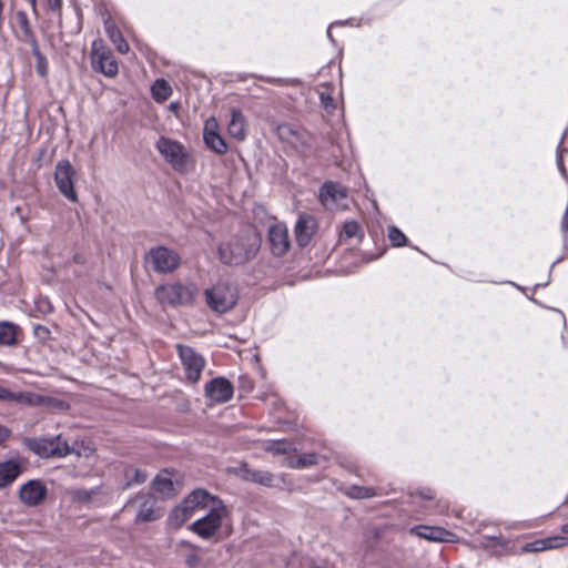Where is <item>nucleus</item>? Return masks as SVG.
I'll return each instance as SVG.
<instances>
[{"mask_svg": "<svg viewBox=\"0 0 568 568\" xmlns=\"http://www.w3.org/2000/svg\"><path fill=\"white\" fill-rule=\"evenodd\" d=\"M152 489L162 495H169L173 490V483L170 478L156 476L152 481Z\"/></svg>", "mask_w": 568, "mask_h": 568, "instance_id": "473e14b6", "label": "nucleus"}, {"mask_svg": "<svg viewBox=\"0 0 568 568\" xmlns=\"http://www.w3.org/2000/svg\"><path fill=\"white\" fill-rule=\"evenodd\" d=\"M240 475L241 478L246 481L255 483L265 487L274 486V476L266 470L251 469L247 466H243L240 469Z\"/></svg>", "mask_w": 568, "mask_h": 568, "instance_id": "5701e85b", "label": "nucleus"}, {"mask_svg": "<svg viewBox=\"0 0 568 568\" xmlns=\"http://www.w3.org/2000/svg\"><path fill=\"white\" fill-rule=\"evenodd\" d=\"M568 544V538L564 536H552L542 539H537L525 544L521 547V552H539L550 549H557Z\"/></svg>", "mask_w": 568, "mask_h": 568, "instance_id": "6ab92c4d", "label": "nucleus"}, {"mask_svg": "<svg viewBox=\"0 0 568 568\" xmlns=\"http://www.w3.org/2000/svg\"><path fill=\"white\" fill-rule=\"evenodd\" d=\"M243 387H245L247 390H251L253 388L252 383L250 381L245 383V385L243 384Z\"/></svg>", "mask_w": 568, "mask_h": 568, "instance_id": "603ef678", "label": "nucleus"}, {"mask_svg": "<svg viewBox=\"0 0 568 568\" xmlns=\"http://www.w3.org/2000/svg\"><path fill=\"white\" fill-rule=\"evenodd\" d=\"M205 396L214 403H226L233 397L234 388L225 377H215L204 387Z\"/></svg>", "mask_w": 568, "mask_h": 568, "instance_id": "4468645a", "label": "nucleus"}, {"mask_svg": "<svg viewBox=\"0 0 568 568\" xmlns=\"http://www.w3.org/2000/svg\"><path fill=\"white\" fill-rule=\"evenodd\" d=\"M16 20L18 30L16 31V38L20 42L28 43L30 47L38 44V40L30 24L29 18L24 11H18L16 13Z\"/></svg>", "mask_w": 568, "mask_h": 568, "instance_id": "4be33fe9", "label": "nucleus"}, {"mask_svg": "<svg viewBox=\"0 0 568 568\" xmlns=\"http://www.w3.org/2000/svg\"><path fill=\"white\" fill-rule=\"evenodd\" d=\"M18 326L10 322L0 323V345H14L17 343Z\"/></svg>", "mask_w": 568, "mask_h": 568, "instance_id": "bb28decb", "label": "nucleus"}, {"mask_svg": "<svg viewBox=\"0 0 568 568\" xmlns=\"http://www.w3.org/2000/svg\"><path fill=\"white\" fill-rule=\"evenodd\" d=\"M203 140L206 146L217 154L227 152V145L224 139L217 132V122L214 118L207 120L203 130Z\"/></svg>", "mask_w": 568, "mask_h": 568, "instance_id": "f3484780", "label": "nucleus"}, {"mask_svg": "<svg viewBox=\"0 0 568 568\" xmlns=\"http://www.w3.org/2000/svg\"><path fill=\"white\" fill-rule=\"evenodd\" d=\"M20 501L28 507L39 506L48 496V487L40 479H30L18 491Z\"/></svg>", "mask_w": 568, "mask_h": 568, "instance_id": "f8f14e48", "label": "nucleus"}, {"mask_svg": "<svg viewBox=\"0 0 568 568\" xmlns=\"http://www.w3.org/2000/svg\"><path fill=\"white\" fill-rule=\"evenodd\" d=\"M361 235V226L356 221H346L343 226L341 236L345 239H353Z\"/></svg>", "mask_w": 568, "mask_h": 568, "instance_id": "c9c22d12", "label": "nucleus"}, {"mask_svg": "<svg viewBox=\"0 0 568 568\" xmlns=\"http://www.w3.org/2000/svg\"><path fill=\"white\" fill-rule=\"evenodd\" d=\"M209 307L216 313H226L232 310L239 298L235 286L220 282L204 292Z\"/></svg>", "mask_w": 568, "mask_h": 568, "instance_id": "20e7f679", "label": "nucleus"}, {"mask_svg": "<svg viewBox=\"0 0 568 568\" xmlns=\"http://www.w3.org/2000/svg\"><path fill=\"white\" fill-rule=\"evenodd\" d=\"M105 33L108 34L109 39L112 41V43L115 45L116 50L120 53H126L129 51V44L122 37L121 31L118 29L114 22L106 20L104 23Z\"/></svg>", "mask_w": 568, "mask_h": 568, "instance_id": "393cba45", "label": "nucleus"}, {"mask_svg": "<svg viewBox=\"0 0 568 568\" xmlns=\"http://www.w3.org/2000/svg\"><path fill=\"white\" fill-rule=\"evenodd\" d=\"M320 98H321V103H322V105H323L326 110H328V109H333V108H334V103H333V102H334V100H333V98L331 97V94H327V93L322 92V93L320 94Z\"/></svg>", "mask_w": 568, "mask_h": 568, "instance_id": "a19ab883", "label": "nucleus"}, {"mask_svg": "<svg viewBox=\"0 0 568 568\" xmlns=\"http://www.w3.org/2000/svg\"><path fill=\"white\" fill-rule=\"evenodd\" d=\"M292 449V444L288 442H276L272 445L271 450L277 454H286Z\"/></svg>", "mask_w": 568, "mask_h": 568, "instance_id": "58836bf2", "label": "nucleus"}, {"mask_svg": "<svg viewBox=\"0 0 568 568\" xmlns=\"http://www.w3.org/2000/svg\"><path fill=\"white\" fill-rule=\"evenodd\" d=\"M561 531H562L564 534H568V523H566V524H564V525L561 526Z\"/></svg>", "mask_w": 568, "mask_h": 568, "instance_id": "3c124183", "label": "nucleus"}, {"mask_svg": "<svg viewBox=\"0 0 568 568\" xmlns=\"http://www.w3.org/2000/svg\"><path fill=\"white\" fill-rule=\"evenodd\" d=\"M316 230L317 222L314 216L310 214L300 215L294 227L297 244L301 247H305L306 245H308Z\"/></svg>", "mask_w": 568, "mask_h": 568, "instance_id": "dca6fc26", "label": "nucleus"}, {"mask_svg": "<svg viewBox=\"0 0 568 568\" xmlns=\"http://www.w3.org/2000/svg\"><path fill=\"white\" fill-rule=\"evenodd\" d=\"M447 509V505L439 506L438 513H444Z\"/></svg>", "mask_w": 568, "mask_h": 568, "instance_id": "864d4df0", "label": "nucleus"}, {"mask_svg": "<svg viewBox=\"0 0 568 568\" xmlns=\"http://www.w3.org/2000/svg\"><path fill=\"white\" fill-rule=\"evenodd\" d=\"M481 545L484 547H491V546H505L506 541L501 536H483L481 537Z\"/></svg>", "mask_w": 568, "mask_h": 568, "instance_id": "e433bc0d", "label": "nucleus"}, {"mask_svg": "<svg viewBox=\"0 0 568 568\" xmlns=\"http://www.w3.org/2000/svg\"><path fill=\"white\" fill-rule=\"evenodd\" d=\"M29 448L40 457H65L71 453L69 444L61 436L29 440Z\"/></svg>", "mask_w": 568, "mask_h": 568, "instance_id": "6e6552de", "label": "nucleus"}, {"mask_svg": "<svg viewBox=\"0 0 568 568\" xmlns=\"http://www.w3.org/2000/svg\"><path fill=\"white\" fill-rule=\"evenodd\" d=\"M217 497L209 494L204 489H195L191 494H189L184 500L180 504L182 505L191 515L194 514L196 509H206L213 500H216Z\"/></svg>", "mask_w": 568, "mask_h": 568, "instance_id": "a211bd4d", "label": "nucleus"}, {"mask_svg": "<svg viewBox=\"0 0 568 568\" xmlns=\"http://www.w3.org/2000/svg\"><path fill=\"white\" fill-rule=\"evenodd\" d=\"M320 455L315 453H306L300 455L296 459L290 462V466L293 468H305L318 464Z\"/></svg>", "mask_w": 568, "mask_h": 568, "instance_id": "c756f323", "label": "nucleus"}, {"mask_svg": "<svg viewBox=\"0 0 568 568\" xmlns=\"http://www.w3.org/2000/svg\"><path fill=\"white\" fill-rule=\"evenodd\" d=\"M91 65L95 72H100L108 78H114L119 71L118 62L111 50L100 39L92 42Z\"/></svg>", "mask_w": 568, "mask_h": 568, "instance_id": "0eeeda50", "label": "nucleus"}, {"mask_svg": "<svg viewBox=\"0 0 568 568\" xmlns=\"http://www.w3.org/2000/svg\"><path fill=\"white\" fill-rule=\"evenodd\" d=\"M176 347L186 378L192 383H197L205 366V359L190 346L178 345Z\"/></svg>", "mask_w": 568, "mask_h": 568, "instance_id": "9d476101", "label": "nucleus"}, {"mask_svg": "<svg viewBox=\"0 0 568 568\" xmlns=\"http://www.w3.org/2000/svg\"><path fill=\"white\" fill-rule=\"evenodd\" d=\"M199 295V287L193 282H172L156 287L154 296L163 306L191 305Z\"/></svg>", "mask_w": 568, "mask_h": 568, "instance_id": "f03ea898", "label": "nucleus"}, {"mask_svg": "<svg viewBox=\"0 0 568 568\" xmlns=\"http://www.w3.org/2000/svg\"><path fill=\"white\" fill-rule=\"evenodd\" d=\"M241 382L244 384V383L248 382V378L247 377H241Z\"/></svg>", "mask_w": 568, "mask_h": 568, "instance_id": "6e6d98bb", "label": "nucleus"}, {"mask_svg": "<svg viewBox=\"0 0 568 568\" xmlns=\"http://www.w3.org/2000/svg\"><path fill=\"white\" fill-rule=\"evenodd\" d=\"M410 534L419 538L435 542H456L458 537L456 534L437 526L417 525L410 528Z\"/></svg>", "mask_w": 568, "mask_h": 568, "instance_id": "2eb2a0df", "label": "nucleus"}, {"mask_svg": "<svg viewBox=\"0 0 568 568\" xmlns=\"http://www.w3.org/2000/svg\"><path fill=\"white\" fill-rule=\"evenodd\" d=\"M206 514L190 525V530L203 539L212 538L221 528L223 518L226 516V508L217 498L206 509Z\"/></svg>", "mask_w": 568, "mask_h": 568, "instance_id": "7ed1b4c3", "label": "nucleus"}, {"mask_svg": "<svg viewBox=\"0 0 568 568\" xmlns=\"http://www.w3.org/2000/svg\"><path fill=\"white\" fill-rule=\"evenodd\" d=\"M156 150L164 160L172 165L175 171L185 172L187 169L189 153L180 142L161 136L156 144Z\"/></svg>", "mask_w": 568, "mask_h": 568, "instance_id": "423d86ee", "label": "nucleus"}, {"mask_svg": "<svg viewBox=\"0 0 568 568\" xmlns=\"http://www.w3.org/2000/svg\"><path fill=\"white\" fill-rule=\"evenodd\" d=\"M26 1L30 3L33 13L37 14V0H26Z\"/></svg>", "mask_w": 568, "mask_h": 568, "instance_id": "09e8293b", "label": "nucleus"}, {"mask_svg": "<svg viewBox=\"0 0 568 568\" xmlns=\"http://www.w3.org/2000/svg\"><path fill=\"white\" fill-rule=\"evenodd\" d=\"M351 498H355V499H364V498H371L373 496H375V491L373 488L371 487H365V486H351L348 489H347V493H346Z\"/></svg>", "mask_w": 568, "mask_h": 568, "instance_id": "72a5a7b5", "label": "nucleus"}, {"mask_svg": "<svg viewBox=\"0 0 568 568\" xmlns=\"http://www.w3.org/2000/svg\"><path fill=\"white\" fill-rule=\"evenodd\" d=\"M33 333H34V336L42 342L48 341L51 335L50 329L40 324L34 325Z\"/></svg>", "mask_w": 568, "mask_h": 568, "instance_id": "4c0bfd02", "label": "nucleus"}, {"mask_svg": "<svg viewBox=\"0 0 568 568\" xmlns=\"http://www.w3.org/2000/svg\"><path fill=\"white\" fill-rule=\"evenodd\" d=\"M261 246V236L247 227L219 246V257L223 264L242 265L254 258Z\"/></svg>", "mask_w": 568, "mask_h": 568, "instance_id": "f257e3e1", "label": "nucleus"}, {"mask_svg": "<svg viewBox=\"0 0 568 568\" xmlns=\"http://www.w3.org/2000/svg\"><path fill=\"white\" fill-rule=\"evenodd\" d=\"M74 173L72 164L68 160H62L57 163L54 172L57 187L72 202L78 201V195L73 186Z\"/></svg>", "mask_w": 568, "mask_h": 568, "instance_id": "9b49d317", "label": "nucleus"}, {"mask_svg": "<svg viewBox=\"0 0 568 568\" xmlns=\"http://www.w3.org/2000/svg\"><path fill=\"white\" fill-rule=\"evenodd\" d=\"M311 568H320V567H311Z\"/></svg>", "mask_w": 568, "mask_h": 568, "instance_id": "4d7b16f0", "label": "nucleus"}, {"mask_svg": "<svg viewBox=\"0 0 568 568\" xmlns=\"http://www.w3.org/2000/svg\"><path fill=\"white\" fill-rule=\"evenodd\" d=\"M126 484L125 487H130L132 485H141L146 478L148 474L144 470L138 468H129L125 471Z\"/></svg>", "mask_w": 568, "mask_h": 568, "instance_id": "2f4dec72", "label": "nucleus"}, {"mask_svg": "<svg viewBox=\"0 0 568 568\" xmlns=\"http://www.w3.org/2000/svg\"><path fill=\"white\" fill-rule=\"evenodd\" d=\"M418 495L426 500L434 498V491L430 488H422L418 490Z\"/></svg>", "mask_w": 568, "mask_h": 568, "instance_id": "a18cd8bd", "label": "nucleus"}, {"mask_svg": "<svg viewBox=\"0 0 568 568\" xmlns=\"http://www.w3.org/2000/svg\"><path fill=\"white\" fill-rule=\"evenodd\" d=\"M10 436V430L0 425V445Z\"/></svg>", "mask_w": 568, "mask_h": 568, "instance_id": "de8ad7c7", "label": "nucleus"}, {"mask_svg": "<svg viewBox=\"0 0 568 568\" xmlns=\"http://www.w3.org/2000/svg\"><path fill=\"white\" fill-rule=\"evenodd\" d=\"M267 240L271 253L276 257L284 256L290 250L288 231L284 223H276L268 229Z\"/></svg>", "mask_w": 568, "mask_h": 568, "instance_id": "ddd939ff", "label": "nucleus"}, {"mask_svg": "<svg viewBox=\"0 0 568 568\" xmlns=\"http://www.w3.org/2000/svg\"><path fill=\"white\" fill-rule=\"evenodd\" d=\"M50 10L59 11L62 7V0H47Z\"/></svg>", "mask_w": 568, "mask_h": 568, "instance_id": "49530a36", "label": "nucleus"}, {"mask_svg": "<svg viewBox=\"0 0 568 568\" xmlns=\"http://www.w3.org/2000/svg\"><path fill=\"white\" fill-rule=\"evenodd\" d=\"M185 561L190 568H195L200 562V557L196 554H191L186 557Z\"/></svg>", "mask_w": 568, "mask_h": 568, "instance_id": "37998d69", "label": "nucleus"}, {"mask_svg": "<svg viewBox=\"0 0 568 568\" xmlns=\"http://www.w3.org/2000/svg\"><path fill=\"white\" fill-rule=\"evenodd\" d=\"M23 471L19 459H9L0 463V489L10 486Z\"/></svg>", "mask_w": 568, "mask_h": 568, "instance_id": "aec40b11", "label": "nucleus"}, {"mask_svg": "<svg viewBox=\"0 0 568 568\" xmlns=\"http://www.w3.org/2000/svg\"><path fill=\"white\" fill-rule=\"evenodd\" d=\"M3 2L2 0H0V28L2 27V23H3Z\"/></svg>", "mask_w": 568, "mask_h": 568, "instance_id": "8fccbe9b", "label": "nucleus"}, {"mask_svg": "<svg viewBox=\"0 0 568 568\" xmlns=\"http://www.w3.org/2000/svg\"><path fill=\"white\" fill-rule=\"evenodd\" d=\"M278 135L282 139H287L288 135H296V132L290 125H280L278 126Z\"/></svg>", "mask_w": 568, "mask_h": 568, "instance_id": "79ce46f5", "label": "nucleus"}, {"mask_svg": "<svg viewBox=\"0 0 568 568\" xmlns=\"http://www.w3.org/2000/svg\"><path fill=\"white\" fill-rule=\"evenodd\" d=\"M229 134L239 140L243 141L246 136V121L242 111L239 109L231 110V119L227 124Z\"/></svg>", "mask_w": 568, "mask_h": 568, "instance_id": "b1692460", "label": "nucleus"}, {"mask_svg": "<svg viewBox=\"0 0 568 568\" xmlns=\"http://www.w3.org/2000/svg\"><path fill=\"white\" fill-rule=\"evenodd\" d=\"M556 163H557V166H558V170H559L560 174L566 179L567 178V171H566V168H565V164H564L562 150H559V149L557 150Z\"/></svg>", "mask_w": 568, "mask_h": 568, "instance_id": "ea45409f", "label": "nucleus"}, {"mask_svg": "<svg viewBox=\"0 0 568 568\" xmlns=\"http://www.w3.org/2000/svg\"><path fill=\"white\" fill-rule=\"evenodd\" d=\"M141 504L135 516V523H150L159 519L161 513L155 509V499L151 495H141Z\"/></svg>", "mask_w": 568, "mask_h": 568, "instance_id": "412c9836", "label": "nucleus"}, {"mask_svg": "<svg viewBox=\"0 0 568 568\" xmlns=\"http://www.w3.org/2000/svg\"><path fill=\"white\" fill-rule=\"evenodd\" d=\"M10 402H16L28 406H41L45 403V397L32 392H12Z\"/></svg>", "mask_w": 568, "mask_h": 568, "instance_id": "a878e982", "label": "nucleus"}, {"mask_svg": "<svg viewBox=\"0 0 568 568\" xmlns=\"http://www.w3.org/2000/svg\"><path fill=\"white\" fill-rule=\"evenodd\" d=\"M334 24H331L329 28L327 29V37L332 40V34H331V28L333 27Z\"/></svg>", "mask_w": 568, "mask_h": 568, "instance_id": "5fc2aeb1", "label": "nucleus"}, {"mask_svg": "<svg viewBox=\"0 0 568 568\" xmlns=\"http://www.w3.org/2000/svg\"><path fill=\"white\" fill-rule=\"evenodd\" d=\"M171 87L163 79H158L152 85V95L159 102L165 101L171 95Z\"/></svg>", "mask_w": 568, "mask_h": 568, "instance_id": "c85d7f7f", "label": "nucleus"}, {"mask_svg": "<svg viewBox=\"0 0 568 568\" xmlns=\"http://www.w3.org/2000/svg\"><path fill=\"white\" fill-rule=\"evenodd\" d=\"M31 51L33 57L36 58V70L40 77H45L48 74V60L41 53L39 43L31 47Z\"/></svg>", "mask_w": 568, "mask_h": 568, "instance_id": "7c9ffc66", "label": "nucleus"}, {"mask_svg": "<svg viewBox=\"0 0 568 568\" xmlns=\"http://www.w3.org/2000/svg\"><path fill=\"white\" fill-rule=\"evenodd\" d=\"M12 392L0 385V400L10 402Z\"/></svg>", "mask_w": 568, "mask_h": 568, "instance_id": "c03bdc74", "label": "nucleus"}, {"mask_svg": "<svg viewBox=\"0 0 568 568\" xmlns=\"http://www.w3.org/2000/svg\"><path fill=\"white\" fill-rule=\"evenodd\" d=\"M321 203L331 211L345 210L348 206L347 190L336 182H325L320 189Z\"/></svg>", "mask_w": 568, "mask_h": 568, "instance_id": "1a4fd4ad", "label": "nucleus"}, {"mask_svg": "<svg viewBox=\"0 0 568 568\" xmlns=\"http://www.w3.org/2000/svg\"><path fill=\"white\" fill-rule=\"evenodd\" d=\"M388 240L393 246H404L407 242L406 235L396 226H389L387 231Z\"/></svg>", "mask_w": 568, "mask_h": 568, "instance_id": "f704fd0d", "label": "nucleus"}, {"mask_svg": "<svg viewBox=\"0 0 568 568\" xmlns=\"http://www.w3.org/2000/svg\"><path fill=\"white\" fill-rule=\"evenodd\" d=\"M192 515L182 506L179 505L169 515V524L171 527L180 528Z\"/></svg>", "mask_w": 568, "mask_h": 568, "instance_id": "cd10ccee", "label": "nucleus"}, {"mask_svg": "<svg viewBox=\"0 0 568 568\" xmlns=\"http://www.w3.org/2000/svg\"><path fill=\"white\" fill-rule=\"evenodd\" d=\"M145 263L159 274H171L181 264L180 255L172 248L159 245L150 248L145 255Z\"/></svg>", "mask_w": 568, "mask_h": 568, "instance_id": "39448f33", "label": "nucleus"}]
</instances>
